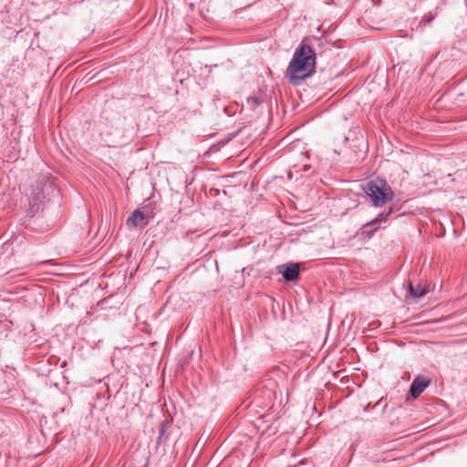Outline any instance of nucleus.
Returning <instances> with one entry per match:
<instances>
[{"mask_svg":"<svg viewBox=\"0 0 467 467\" xmlns=\"http://www.w3.org/2000/svg\"><path fill=\"white\" fill-rule=\"evenodd\" d=\"M379 230V227L374 224H368V222L362 225L358 232V234L362 236L364 239H370L373 237L375 233Z\"/></svg>","mask_w":467,"mask_h":467,"instance_id":"423d86ee","label":"nucleus"},{"mask_svg":"<svg viewBox=\"0 0 467 467\" xmlns=\"http://www.w3.org/2000/svg\"><path fill=\"white\" fill-rule=\"evenodd\" d=\"M246 102L251 109H254L256 106L261 104L262 100L256 97H250L247 99Z\"/></svg>","mask_w":467,"mask_h":467,"instance_id":"1a4fd4ad","label":"nucleus"},{"mask_svg":"<svg viewBox=\"0 0 467 467\" xmlns=\"http://www.w3.org/2000/svg\"><path fill=\"white\" fill-rule=\"evenodd\" d=\"M398 209H396L395 207H389L388 209V211L386 212H382L378 214V216L376 218H374L373 220H371L370 222H368V224H374L377 226V224L380 223H385L388 221V219L389 218L390 214L392 213H394L395 211H397Z\"/></svg>","mask_w":467,"mask_h":467,"instance_id":"6e6552de","label":"nucleus"},{"mask_svg":"<svg viewBox=\"0 0 467 467\" xmlns=\"http://www.w3.org/2000/svg\"><path fill=\"white\" fill-rule=\"evenodd\" d=\"M362 189L376 207H381L394 198L391 187L386 181L379 178L368 182Z\"/></svg>","mask_w":467,"mask_h":467,"instance_id":"f03ea898","label":"nucleus"},{"mask_svg":"<svg viewBox=\"0 0 467 467\" xmlns=\"http://www.w3.org/2000/svg\"><path fill=\"white\" fill-rule=\"evenodd\" d=\"M434 19V16L431 13L426 14L420 20V26H426Z\"/></svg>","mask_w":467,"mask_h":467,"instance_id":"9d476101","label":"nucleus"},{"mask_svg":"<svg viewBox=\"0 0 467 467\" xmlns=\"http://www.w3.org/2000/svg\"><path fill=\"white\" fill-rule=\"evenodd\" d=\"M279 274H282L286 282H292L299 276V265L296 263H286L277 266Z\"/></svg>","mask_w":467,"mask_h":467,"instance_id":"7ed1b4c3","label":"nucleus"},{"mask_svg":"<svg viewBox=\"0 0 467 467\" xmlns=\"http://www.w3.org/2000/svg\"><path fill=\"white\" fill-rule=\"evenodd\" d=\"M304 168H305V171H307V170H309L310 167L308 165H304Z\"/></svg>","mask_w":467,"mask_h":467,"instance_id":"f8f14e48","label":"nucleus"},{"mask_svg":"<svg viewBox=\"0 0 467 467\" xmlns=\"http://www.w3.org/2000/svg\"><path fill=\"white\" fill-rule=\"evenodd\" d=\"M316 72V53L305 38L293 54L285 76L294 86H300Z\"/></svg>","mask_w":467,"mask_h":467,"instance_id":"f257e3e1","label":"nucleus"},{"mask_svg":"<svg viewBox=\"0 0 467 467\" xmlns=\"http://www.w3.org/2000/svg\"><path fill=\"white\" fill-rule=\"evenodd\" d=\"M33 201L35 202V204H36V202L41 201V196L39 194H36V197L33 198Z\"/></svg>","mask_w":467,"mask_h":467,"instance_id":"9b49d317","label":"nucleus"},{"mask_svg":"<svg viewBox=\"0 0 467 467\" xmlns=\"http://www.w3.org/2000/svg\"><path fill=\"white\" fill-rule=\"evenodd\" d=\"M409 291H410V294L414 298H420L428 293V289L425 285H422L420 284L414 285L412 283L409 284Z\"/></svg>","mask_w":467,"mask_h":467,"instance_id":"0eeeda50","label":"nucleus"},{"mask_svg":"<svg viewBox=\"0 0 467 467\" xmlns=\"http://www.w3.org/2000/svg\"><path fill=\"white\" fill-rule=\"evenodd\" d=\"M145 220L146 218L143 213H141L140 210L136 209L128 217L126 224L130 229L136 228L137 226L140 225H146L148 222H146Z\"/></svg>","mask_w":467,"mask_h":467,"instance_id":"39448f33","label":"nucleus"},{"mask_svg":"<svg viewBox=\"0 0 467 467\" xmlns=\"http://www.w3.org/2000/svg\"><path fill=\"white\" fill-rule=\"evenodd\" d=\"M430 381L424 378L417 377L413 379L410 387V394L413 398H418L429 386Z\"/></svg>","mask_w":467,"mask_h":467,"instance_id":"20e7f679","label":"nucleus"}]
</instances>
